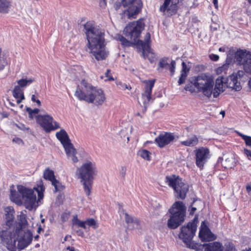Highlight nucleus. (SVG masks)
I'll return each instance as SVG.
<instances>
[{"instance_id":"nucleus-1","label":"nucleus","mask_w":251,"mask_h":251,"mask_svg":"<svg viewBox=\"0 0 251 251\" xmlns=\"http://www.w3.org/2000/svg\"><path fill=\"white\" fill-rule=\"evenodd\" d=\"M84 27L88 41L87 47L90 52L97 60L105 59L108 56V51L104 44L103 30L95 26L91 22H87L84 25Z\"/></svg>"},{"instance_id":"nucleus-2","label":"nucleus","mask_w":251,"mask_h":251,"mask_svg":"<svg viewBox=\"0 0 251 251\" xmlns=\"http://www.w3.org/2000/svg\"><path fill=\"white\" fill-rule=\"evenodd\" d=\"M75 96L80 100H84L96 105L102 104L106 99L101 89L93 86L84 79L78 84Z\"/></svg>"},{"instance_id":"nucleus-3","label":"nucleus","mask_w":251,"mask_h":251,"mask_svg":"<svg viewBox=\"0 0 251 251\" xmlns=\"http://www.w3.org/2000/svg\"><path fill=\"white\" fill-rule=\"evenodd\" d=\"M98 171L95 162L86 160L76 170L75 177L82 183L84 191L87 196L91 194L93 181L97 175Z\"/></svg>"},{"instance_id":"nucleus-4","label":"nucleus","mask_w":251,"mask_h":251,"mask_svg":"<svg viewBox=\"0 0 251 251\" xmlns=\"http://www.w3.org/2000/svg\"><path fill=\"white\" fill-rule=\"evenodd\" d=\"M214 85L213 76L204 74H201L191 78L190 83L185 90L191 93H201L204 96L209 98L212 95V87Z\"/></svg>"},{"instance_id":"nucleus-5","label":"nucleus","mask_w":251,"mask_h":251,"mask_svg":"<svg viewBox=\"0 0 251 251\" xmlns=\"http://www.w3.org/2000/svg\"><path fill=\"white\" fill-rule=\"evenodd\" d=\"M17 189L19 193L22 195L23 201L25 208L31 210L36 201V196L34 190L38 194V200L40 201L44 197V192L45 188L42 180H40L37 183L36 186L33 189L27 188L23 185L17 186Z\"/></svg>"},{"instance_id":"nucleus-6","label":"nucleus","mask_w":251,"mask_h":251,"mask_svg":"<svg viewBox=\"0 0 251 251\" xmlns=\"http://www.w3.org/2000/svg\"><path fill=\"white\" fill-rule=\"evenodd\" d=\"M186 207L182 202L176 201L170 208V218L168 220L167 226L171 229L176 228L184 221Z\"/></svg>"},{"instance_id":"nucleus-7","label":"nucleus","mask_w":251,"mask_h":251,"mask_svg":"<svg viewBox=\"0 0 251 251\" xmlns=\"http://www.w3.org/2000/svg\"><path fill=\"white\" fill-rule=\"evenodd\" d=\"M197 230V226L194 222L189 223L181 228V231L178 235L179 239L185 244L187 247L198 250L199 245L192 241Z\"/></svg>"},{"instance_id":"nucleus-8","label":"nucleus","mask_w":251,"mask_h":251,"mask_svg":"<svg viewBox=\"0 0 251 251\" xmlns=\"http://www.w3.org/2000/svg\"><path fill=\"white\" fill-rule=\"evenodd\" d=\"M165 181L169 186L174 190L177 198L185 199L188 191V185L183 182L179 176L176 175L167 176Z\"/></svg>"},{"instance_id":"nucleus-9","label":"nucleus","mask_w":251,"mask_h":251,"mask_svg":"<svg viewBox=\"0 0 251 251\" xmlns=\"http://www.w3.org/2000/svg\"><path fill=\"white\" fill-rule=\"evenodd\" d=\"M145 24L140 19L128 24L124 30L125 35L132 41L136 42L142 31L144 29Z\"/></svg>"},{"instance_id":"nucleus-10","label":"nucleus","mask_w":251,"mask_h":251,"mask_svg":"<svg viewBox=\"0 0 251 251\" xmlns=\"http://www.w3.org/2000/svg\"><path fill=\"white\" fill-rule=\"evenodd\" d=\"M37 123L44 129L46 133H50L60 127L58 123L54 121L51 116L46 115H38L36 116Z\"/></svg>"},{"instance_id":"nucleus-11","label":"nucleus","mask_w":251,"mask_h":251,"mask_svg":"<svg viewBox=\"0 0 251 251\" xmlns=\"http://www.w3.org/2000/svg\"><path fill=\"white\" fill-rule=\"evenodd\" d=\"M28 225L26 215L22 214L18 218V222L14 227H12L10 234L13 239L12 249L13 251H16V243L19 237L20 233L22 230L25 228Z\"/></svg>"},{"instance_id":"nucleus-12","label":"nucleus","mask_w":251,"mask_h":251,"mask_svg":"<svg viewBox=\"0 0 251 251\" xmlns=\"http://www.w3.org/2000/svg\"><path fill=\"white\" fill-rule=\"evenodd\" d=\"M122 4L126 8L124 14L128 18H135L137 14L141 11L142 6L140 0H123Z\"/></svg>"},{"instance_id":"nucleus-13","label":"nucleus","mask_w":251,"mask_h":251,"mask_svg":"<svg viewBox=\"0 0 251 251\" xmlns=\"http://www.w3.org/2000/svg\"><path fill=\"white\" fill-rule=\"evenodd\" d=\"M64 150L67 158L73 163L78 161L76 156L77 151L71 142V140L67 132L64 130Z\"/></svg>"},{"instance_id":"nucleus-14","label":"nucleus","mask_w":251,"mask_h":251,"mask_svg":"<svg viewBox=\"0 0 251 251\" xmlns=\"http://www.w3.org/2000/svg\"><path fill=\"white\" fill-rule=\"evenodd\" d=\"M194 153L196 165L201 170L210 157V151L208 148L201 147L196 149Z\"/></svg>"},{"instance_id":"nucleus-15","label":"nucleus","mask_w":251,"mask_h":251,"mask_svg":"<svg viewBox=\"0 0 251 251\" xmlns=\"http://www.w3.org/2000/svg\"><path fill=\"white\" fill-rule=\"evenodd\" d=\"M244 72L241 70L233 73L226 79V87L236 91L242 89V85L240 79L244 76Z\"/></svg>"},{"instance_id":"nucleus-16","label":"nucleus","mask_w":251,"mask_h":251,"mask_svg":"<svg viewBox=\"0 0 251 251\" xmlns=\"http://www.w3.org/2000/svg\"><path fill=\"white\" fill-rule=\"evenodd\" d=\"M143 82L145 84V90L142 94V98L144 105L146 106L151 100V94L152 89L154 85L155 80H146Z\"/></svg>"},{"instance_id":"nucleus-17","label":"nucleus","mask_w":251,"mask_h":251,"mask_svg":"<svg viewBox=\"0 0 251 251\" xmlns=\"http://www.w3.org/2000/svg\"><path fill=\"white\" fill-rule=\"evenodd\" d=\"M226 79L223 76L218 77L214 81V86L212 87V96L214 98L218 97L223 92L226 88Z\"/></svg>"},{"instance_id":"nucleus-18","label":"nucleus","mask_w":251,"mask_h":251,"mask_svg":"<svg viewBox=\"0 0 251 251\" xmlns=\"http://www.w3.org/2000/svg\"><path fill=\"white\" fill-rule=\"evenodd\" d=\"M179 0H165L163 4L160 6L159 10L168 15H172L176 13V4Z\"/></svg>"},{"instance_id":"nucleus-19","label":"nucleus","mask_w":251,"mask_h":251,"mask_svg":"<svg viewBox=\"0 0 251 251\" xmlns=\"http://www.w3.org/2000/svg\"><path fill=\"white\" fill-rule=\"evenodd\" d=\"M43 177L45 179L50 181L54 187V192L56 193L59 191L60 183L55 178L53 171L50 170L49 168L46 169L43 173Z\"/></svg>"},{"instance_id":"nucleus-20","label":"nucleus","mask_w":251,"mask_h":251,"mask_svg":"<svg viewBox=\"0 0 251 251\" xmlns=\"http://www.w3.org/2000/svg\"><path fill=\"white\" fill-rule=\"evenodd\" d=\"M199 237L202 241H213L216 238V236L211 232L204 222H202L201 224Z\"/></svg>"},{"instance_id":"nucleus-21","label":"nucleus","mask_w":251,"mask_h":251,"mask_svg":"<svg viewBox=\"0 0 251 251\" xmlns=\"http://www.w3.org/2000/svg\"><path fill=\"white\" fill-rule=\"evenodd\" d=\"M175 139L174 135L169 132H165L159 134L155 139V143L158 146L162 148L169 144Z\"/></svg>"},{"instance_id":"nucleus-22","label":"nucleus","mask_w":251,"mask_h":251,"mask_svg":"<svg viewBox=\"0 0 251 251\" xmlns=\"http://www.w3.org/2000/svg\"><path fill=\"white\" fill-rule=\"evenodd\" d=\"M176 62L174 60H170L169 58H162L159 62V67L160 68L169 70L171 75H173L175 72Z\"/></svg>"},{"instance_id":"nucleus-23","label":"nucleus","mask_w":251,"mask_h":251,"mask_svg":"<svg viewBox=\"0 0 251 251\" xmlns=\"http://www.w3.org/2000/svg\"><path fill=\"white\" fill-rule=\"evenodd\" d=\"M5 218L6 219L5 224L3 225L2 228L8 230L11 232L13 222L14 220V210L11 209L10 207H7L6 209Z\"/></svg>"},{"instance_id":"nucleus-24","label":"nucleus","mask_w":251,"mask_h":251,"mask_svg":"<svg viewBox=\"0 0 251 251\" xmlns=\"http://www.w3.org/2000/svg\"><path fill=\"white\" fill-rule=\"evenodd\" d=\"M235 58L238 64L244 66L245 64L251 59V53L247 50H238L235 53Z\"/></svg>"},{"instance_id":"nucleus-25","label":"nucleus","mask_w":251,"mask_h":251,"mask_svg":"<svg viewBox=\"0 0 251 251\" xmlns=\"http://www.w3.org/2000/svg\"><path fill=\"white\" fill-rule=\"evenodd\" d=\"M32 240V234L31 232L28 233L26 237L18 238L16 243V249L21 251L29 245Z\"/></svg>"},{"instance_id":"nucleus-26","label":"nucleus","mask_w":251,"mask_h":251,"mask_svg":"<svg viewBox=\"0 0 251 251\" xmlns=\"http://www.w3.org/2000/svg\"><path fill=\"white\" fill-rule=\"evenodd\" d=\"M199 138L195 134L189 135L188 138L184 141L180 142V144L186 147H193L198 145Z\"/></svg>"},{"instance_id":"nucleus-27","label":"nucleus","mask_w":251,"mask_h":251,"mask_svg":"<svg viewBox=\"0 0 251 251\" xmlns=\"http://www.w3.org/2000/svg\"><path fill=\"white\" fill-rule=\"evenodd\" d=\"M223 167L226 169H231L233 167L236 161L234 156L232 154L225 156L222 162Z\"/></svg>"},{"instance_id":"nucleus-28","label":"nucleus","mask_w":251,"mask_h":251,"mask_svg":"<svg viewBox=\"0 0 251 251\" xmlns=\"http://www.w3.org/2000/svg\"><path fill=\"white\" fill-rule=\"evenodd\" d=\"M205 251H223L222 245L217 242L210 243L208 244H204Z\"/></svg>"},{"instance_id":"nucleus-29","label":"nucleus","mask_w":251,"mask_h":251,"mask_svg":"<svg viewBox=\"0 0 251 251\" xmlns=\"http://www.w3.org/2000/svg\"><path fill=\"white\" fill-rule=\"evenodd\" d=\"M10 200L18 205H21L23 203L22 195L16 190H11Z\"/></svg>"},{"instance_id":"nucleus-30","label":"nucleus","mask_w":251,"mask_h":251,"mask_svg":"<svg viewBox=\"0 0 251 251\" xmlns=\"http://www.w3.org/2000/svg\"><path fill=\"white\" fill-rule=\"evenodd\" d=\"M13 96L16 99L17 103H20L25 99L23 91L20 86H15L13 90Z\"/></svg>"},{"instance_id":"nucleus-31","label":"nucleus","mask_w":251,"mask_h":251,"mask_svg":"<svg viewBox=\"0 0 251 251\" xmlns=\"http://www.w3.org/2000/svg\"><path fill=\"white\" fill-rule=\"evenodd\" d=\"M230 60L227 57L226 59V62L222 66L218 67L216 70V73L218 75L226 74L229 69V65L230 63Z\"/></svg>"},{"instance_id":"nucleus-32","label":"nucleus","mask_w":251,"mask_h":251,"mask_svg":"<svg viewBox=\"0 0 251 251\" xmlns=\"http://www.w3.org/2000/svg\"><path fill=\"white\" fill-rule=\"evenodd\" d=\"M182 65V70L178 82L179 85H181L185 82L186 77L187 75V73L189 71V69L187 67V65L185 62H183Z\"/></svg>"},{"instance_id":"nucleus-33","label":"nucleus","mask_w":251,"mask_h":251,"mask_svg":"<svg viewBox=\"0 0 251 251\" xmlns=\"http://www.w3.org/2000/svg\"><path fill=\"white\" fill-rule=\"evenodd\" d=\"M121 216H124L125 220L127 224H129L133 223L134 225L136 226L135 227H137L139 224V221L136 218L130 216L127 213L124 211H123L122 215L121 214Z\"/></svg>"},{"instance_id":"nucleus-34","label":"nucleus","mask_w":251,"mask_h":251,"mask_svg":"<svg viewBox=\"0 0 251 251\" xmlns=\"http://www.w3.org/2000/svg\"><path fill=\"white\" fill-rule=\"evenodd\" d=\"M10 2L6 0H0V13L6 14L8 13Z\"/></svg>"},{"instance_id":"nucleus-35","label":"nucleus","mask_w":251,"mask_h":251,"mask_svg":"<svg viewBox=\"0 0 251 251\" xmlns=\"http://www.w3.org/2000/svg\"><path fill=\"white\" fill-rule=\"evenodd\" d=\"M138 155L145 160H151V153L146 150H140L138 152Z\"/></svg>"},{"instance_id":"nucleus-36","label":"nucleus","mask_w":251,"mask_h":251,"mask_svg":"<svg viewBox=\"0 0 251 251\" xmlns=\"http://www.w3.org/2000/svg\"><path fill=\"white\" fill-rule=\"evenodd\" d=\"M34 81V79L32 78H29V79H19L17 83L18 84V85L17 86H20V88L21 87H24L27 85H29L31 84Z\"/></svg>"},{"instance_id":"nucleus-37","label":"nucleus","mask_w":251,"mask_h":251,"mask_svg":"<svg viewBox=\"0 0 251 251\" xmlns=\"http://www.w3.org/2000/svg\"><path fill=\"white\" fill-rule=\"evenodd\" d=\"M239 135L245 141L246 145L251 148V137L238 133Z\"/></svg>"},{"instance_id":"nucleus-38","label":"nucleus","mask_w":251,"mask_h":251,"mask_svg":"<svg viewBox=\"0 0 251 251\" xmlns=\"http://www.w3.org/2000/svg\"><path fill=\"white\" fill-rule=\"evenodd\" d=\"M74 226H77L84 229L87 228L85 221H81L77 219H74L73 222Z\"/></svg>"},{"instance_id":"nucleus-39","label":"nucleus","mask_w":251,"mask_h":251,"mask_svg":"<svg viewBox=\"0 0 251 251\" xmlns=\"http://www.w3.org/2000/svg\"><path fill=\"white\" fill-rule=\"evenodd\" d=\"M117 38V40H119L121 42V44L124 46H129L131 44L129 41L121 35H118Z\"/></svg>"},{"instance_id":"nucleus-40","label":"nucleus","mask_w":251,"mask_h":251,"mask_svg":"<svg viewBox=\"0 0 251 251\" xmlns=\"http://www.w3.org/2000/svg\"><path fill=\"white\" fill-rule=\"evenodd\" d=\"M143 54L144 55V57L145 58H148V59L150 60L151 62H152L154 60V55L153 53L148 52V53H147L145 51V50H144Z\"/></svg>"},{"instance_id":"nucleus-41","label":"nucleus","mask_w":251,"mask_h":251,"mask_svg":"<svg viewBox=\"0 0 251 251\" xmlns=\"http://www.w3.org/2000/svg\"><path fill=\"white\" fill-rule=\"evenodd\" d=\"M86 226L87 227L90 226H92L93 228H95L97 227V224L96 221L93 219H89L85 221Z\"/></svg>"},{"instance_id":"nucleus-42","label":"nucleus","mask_w":251,"mask_h":251,"mask_svg":"<svg viewBox=\"0 0 251 251\" xmlns=\"http://www.w3.org/2000/svg\"><path fill=\"white\" fill-rule=\"evenodd\" d=\"M117 85L120 89L123 90H125L126 89L130 90L131 89L130 86H128L125 83H123L121 82H118Z\"/></svg>"},{"instance_id":"nucleus-43","label":"nucleus","mask_w":251,"mask_h":251,"mask_svg":"<svg viewBox=\"0 0 251 251\" xmlns=\"http://www.w3.org/2000/svg\"><path fill=\"white\" fill-rule=\"evenodd\" d=\"M226 247L225 251H235V249L232 243L227 242L225 244Z\"/></svg>"},{"instance_id":"nucleus-44","label":"nucleus","mask_w":251,"mask_h":251,"mask_svg":"<svg viewBox=\"0 0 251 251\" xmlns=\"http://www.w3.org/2000/svg\"><path fill=\"white\" fill-rule=\"evenodd\" d=\"M56 136L63 145V129H60L59 132H56Z\"/></svg>"},{"instance_id":"nucleus-45","label":"nucleus","mask_w":251,"mask_h":251,"mask_svg":"<svg viewBox=\"0 0 251 251\" xmlns=\"http://www.w3.org/2000/svg\"><path fill=\"white\" fill-rule=\"evenodd\" d=\"M31 100L33 102H36L39 106L41 105V102L40 100L38 99V95L37 96L32 95L31 97Z\"/></svg>"},{"instance_id":"nucleus-46","label":"nucleus","mask_w":251,"mask_h":251,"mask_svg":"<svg viewBox=\"0 0 251 251\" xmlns=\"http://www.w3.org/2000/svg\"><path fill=\"white\" fill-rule=\"evenodd\" d=\"M150 39H151L150 34L149 33H146V34L145 36V39H144L145 43L144 47L143 48H145V46H147V47H148V44L149 43V42L150 41Z\"/></svg>"},{"instance_id":"nucleus-47","label":"nucleus","mask_w":251,"mask_h":251,"mask_svg":"<svg viewBox=\"0 0 251 251\" xmlns=\"http://www.w3.org/2000/svg\"><path fill=\"white\" fill-rule=\"evenodd\" d=\"M26 111L31 115V113H33L34 114H38L39 112V109L38 108H35L34 109H32L30 107L26 108Z\"/></svg>"},{"instance_id":"nucleus-48","label":"nucleus","mask_w":251,"mask_h":251,"mask_svg":"<svg viewBox=\"0 0 251 251\" xmlns=\"http://www.w3.org/2000/svg\"><path fill=\"white\" fill-rule=\"evenodd\" d=\"M110 73V70H107L106 72L105 73V76L107 77L106 79H105V81L107 80H113V78L109 75V73Z\"/></svg>"},{"instance_id":"nucleus-49","label":"nucleus","mask_w":251,"mask_h":251,"mask_svg":"<svg viewBox=\"0 0 251 251\" xmlns=\"http://www.w3.org/2000/svg\"><path fill=\"white\" fill-rule=\"evenodd\" d=\"M209 58L211 60L216 61H218L219 59V56L218 55L214 54H211L209 55Z\"/></svg>"},{"instance_id":"nucleus-50","label":"nucleus","mask_w":251,"mask_h":251,"mask_svg":"<svg viewBox=\"0 0 251 251\" xmlns=\"http://www.w3.org/2000/svg\"><path fill=\"white\" fill-rule=\"evenodd\" d=\"M244 154L246 155V156L249 159H251V151L248 150L246 149H245L243 151Z\"/></svg>"},{"instance_id":"nucleus-51","label":"nucleus","mask_w":251,"mask_h":251,"mask_svg":"<svg viewBox=\"0 0 251 251\" xmlns=\"http://www.w3.org/2000/svg\"><path fill=\"white\" fill-rule=\"evenodd\" d=\"M12 141L14 143H16L19 144V145H20L22 143H23V140L19 137H15V138H13L12 140Z\"/></svg>"},{"instance_id":"nucleus-52","label":"nucleus","mask_w":251,"mask_h":251,"mask_svg":"<svg viewBox=\"0 0 251 251\" xmlns=\"http://www.w3.org/2000/svg\"><path fill=\"white\" fill-rule=\"evenodd\" d=\"M17 126L19 129L22 130L23 131L28 130L29 129L28 127H25V125L23 124H20L19 125H17Z\"/></svg>"},{"instance_id":"nucleus-53","label":"nucleus","mask_w":251,"mask_h":251,"mask_svg":"<svg viewBox=\"0 0 251 251\" xmlns=\"http://www.w3.org/2000/svg\"><path fill=\"white\" fill-rule=\"evenodd\" d=\"M126 169L125 167H122L121 171V175L123 177H124L126 174Z\"/></svg>"},{"instance_id":"nucleus-54","label":"nucleus","mask_w":251,"mask_h":251,"mask_svg":"<svg viewBox=\"0 0 251 251\" xmlns=\"http://www.w3.org/2000/svg\"><path fill=\"white\" fill-rule=\"evenodd\" d=\"M246 190L249 193L251 192V184H248L246 186Z\"/></svg>"},{"instance_id":"nucleus-55","label":"nucleus","mask_w":251,"mask_h":251,"mask_svg":"<svg viewBox=\"0 0 251 251\" xmlns=\"http://www.w3.org/2000/svg\"><path fill=\"white\" fill-rule=\"evenodd\" d=\"M213 2L215 7L216 8H218V0H213Z\"/></svg>"},{"instance_id":"nucleus-56","label":"nucleus","mask_w":251,"mask_h":251,"mask_svg":"<svg viewBox=\"0 0 251 251\" xmlns=\"http://www.w3.org/2000/svg\"><path fill=\"white\" fill-rule=\"evenodd\" d=\"M66 251H75V250L73 247L68 246L67 247Z\"/></svg>"},{"instance_id":"nucleus-57","label":"nucleus","mask_w":251,"mask_h":251,"mask_svg":"<svg viewBox=\"0 0 251 251\" xmlns=\"http://www.w3.org/2000/svg\"><path fill=\"white\" fill-rule=\"evenodd\" d=\"M1 115H2V118H7L9 116V115L7 113H4V112L1 113Z\"/></svg>"},{"instance_id":"nucleus-58","label":"nucleus","mask_w":251,"mask_h":251,"mask_svg":"<svg viewBox=\"0 0 251 251\" xmlns=\"http://www.w3.org/2000/svg\"><path fill=\"white\" fill-rule=\"evenodd\" d=\"M5 67V65L0 63V71H2Z\"/></svg>"},{"instance_id":"nucleus-59","label":"nucleus","mask_w":251,"mask_h":251,"mask_svg":"<svg viewBox=\"0 0 251 251\" xmlns=\"http://www.w3.org/2000/svg\"><path fill=\"white\" fill-rule=\"evenodd\" d=\"M219 51H223V52H225L226 51V48L225 47H222V48H220L219 49Z\"/></svg>"},{"instance_id":"nucleus-60","label":"nucleus","mask_w":251,"mask_h":251,"mask_svg":"<svg viewBox=\"0 0 251 251\" xmlns=\"http://www.w3.org/2000/svg\"><path fill=\"white\" fill-rule=\"evenodd\" d=\"M196 210V208L195 207H192L191 211H190V214H193L195 211Z\"/></svg>"},{"instance_id":"nucleus-61","label":"nucleus","mask_w":251,"mask_h":251,"mask_svg":"<svg viewBox=\"0 0 251 251\" xmlns=\"http://www.w3.org/2000/svg\"><path fill=\"white\" fill-rule=\"evenodd\" d=\"M34 114L33 113H31V115H30V114H28V117L30 119H33L34 118Z\"/></svg>"},{"instance_id":"nucleus-62","label":"nucleus","mask_w":251,"mask_h":251,"mask_svg":"<svg viewBox=\"0 0 251 251\" xmlns=\"http://www.w3.org/2000/svg\"><path fill=\"white\" fill-rule=\"evenodd\" d=\"M248 84H249V87H250V89L251 91V78L250 79V80H249V82H248Z\"/></svg>"},{"instance_id":"nucleus-63","label":"nucleus","mask_w":251,"mask_h":251,"mask_svg":"<svg viewBox=\"0 0 251 251\" xmlns=\"http://www.w3.org/2000/svg\"><path fill=\"white\" fill-rule=\"evenodd\" d=\"M42 230V228L41 226H39L38 228V232L39 233L40 230Z\"/></svg>"},{"instance_id":"nucleus-64","label":"nucleus","mask_w":251,"mask_h":251,"mask_svg":"<svg viewBox=\"0 0 251 251\" xmlns=\"http://www.w3.org/2000/svg\"><path fill=\"white\" fill-rule=\"evenodd\" d=\"M40 247V244H38V243L36 244L35 245V248H38V247Z\"/></svg>"}]
</instances>
